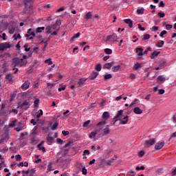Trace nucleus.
<instances>
[{
  "label": "nucleus",
  "mask_w": 176,
  "mask_h": 176,
  "mask_svg": "<svg viewBox=\"0 0 176 176\" xmlns=\"http://www.w3.org/2000/svg\"><path fill=\"white\" fill-rule=\"evenodd\" d=\"M114 123H116L118 120H120V124H126L129 122V116H124L123 115V110H120L116 114L115 117L113 118Z\"/></svg>",
  "instance_id": "f257e3e1"
},
{
  "label": "nucleus",
  "mask_w": 176,
  "mask_h": 176,
  "mask_svg": "<svg viewBox=\"0 0 176 176\" xmlns=\"http://www.w3.org/2000/svg\"><path fill=\"white\" fill-rule=\"evenodd\" d=\"M27 64V56L23 55V58H14L12 59L13 67H24Z\"/></svg>",
  "instance_id": "f03ea898"
},
{
  "label": "nucleus",
  "mask_w": 176,
  "mask_h": 176,
  "mask_svg": "<svg viewBox=\"0 0 176 176\" xmlns=\"http://www.w3.org/2000/svg\"><path fill=\"white\" fill-rule=\"evenodd\" d=\"M57 27H58V24L54 23V25H48L45 28V31L47 34H52L54 30H57Z\"/></svg>",
  "instance_id": "7ed1b4c3"
},
{
  "label": "nucleus",
  "mask_w": 176,
  "mask_h": 176,
  "mask_svg": "<svg viewBox=\"0 0 176 176\" xmlns=\"http://www.w3.org/2000/svg\"><path fill=\"white\" fill-rule=\"evenodd\" d=\"M155 144H156V140L152 138L145 140L144 145L146 148H149V146H152V145H155Z\"/></svg>",
  "instance_id": "20e7f679"
},
{
  "label": "nucleus",
  "mask_w": 176,
  "mask_h": 176,
  "mask_svg": "<svg viewBox=\"0 0 176 176\" xmlns=\"http://www.w3.org/2000/svg\"><path fill=\"white\" fill-rule=\"evenodd\" d=\"M6 49H10V44H9V43H3L0 44V51L6 50Z\"/></svg>",
  "instance_id": "39448f33"
},
{
  "label": "nucleus",
  "mask_w": 176,
  "mask_h": 176,
  "mask_svg": "<svg viewBox=\"0 0 176 176\" xmlns=\"http://www.w3.org/2000/svg\"><path fill=\"white\" fill-rule=\"evenodd\" d=\"M163 146H164V142L163 141H160L158 142L155 146V149L156 151H160V149H162V148H163Z\"/></svg>",
  "instance_id": "423d86ee"
},
{
  "label": "nucleus",
  "mask_w": 176,
  "mask_h": 176,
  "mask_svg": "<svg viewBox=\"0 0 176 176\" xmlns=\"http://www.w3.org/2000/svg\"><path fill=\"white\" fill-rule=\"evenodd\" d=\"M135 52L138 53V57H142V56H144V49H142V47L135 48Z\"/></svg>",
  "instance_id": "0eeeda50"
},
{
  "label": "nucleus",
  "mask_w": 176,
  "mask_h": 176,
  "mask_svg": "<svg viewBox=\"0 0 176 176\" xmlns=\"http://www.w3.org/2000/svg\"><path fill=\"white\" fill-rule=\"evenodd\" d=\"M117 38H118V36H117L116 35L112 34V35L108 36L107 37L106 41H110V42H115V41H116V39Z\"/></svg>",
  "instance_id": "6e6552de"
},
{
  "label": "nucleus",
  "mask_w": 176,
  "mask_h": 176,
  "mask_svg": "<svg viewBox=\"0 0 176 176\" xmlns=\"http://www.w3.org/2000/svg\"><path fill=\"white\" fill-rule=\"evenodd\" d=\"M1 115H3V116H8L12 113V110L8 108L7 109H4L3 111L0 112Z\"/></svg>",
  "instance_id": "1a4fd4ad"
},
{
  "label": "nucleus",
  "mask_w": 176,
  "mask_h": 176,
  "mask_svg": "<svg viewBox=\"0 0 176 176\" xmlns=\"http://www.w3.org/2000/svg\"><path fill=\"white\" fill-rule=\"evenodd\" d=\"M113 64H114V62H113V61L110 62V63H105V64L103 65V68H104V69H111V68L113 66Z\"/></svg>",
  "instance_id": "9d476101"
},
{
  "label": "nucleus",
  "mask_w": 176,
  "mask_h": 176,
  "mask_svg": "<svg viewBox=\"0 0 176 176\" xmlns=\"http://www.w3.org/2000/svg\"><path fill=\"white\" fill-rule=\"evenodd\" d=\"M110 116H111L109 115V112L104 111L102 116V119H103L104 120H108V119H109Z\"/></svg>",
  "instance_id": "9b49d317"
},
{
  "label": "nucleus",
  "mask_w": 176,
  "mask_h": 176,
  "mask_svg": "<svg viewBox=\"0 0 176 176\" xmlns=\"http://www.w3.org/2000/svg\"><path fill=\"white\" fill-rule=\"evenodd\" d=\"M30 35L35 36V32L32 31V29L31 28L28 30V34H26L25 36H26V38H30Z\"/></svg>",
  "instance_id": "f8f14e48"
},
{
  "label": "nucleus",
  "mask_w": 176,
  "mask_h": 176,
  "mask_svg": "<svg viewBox=\"0 0 176 176\" xmlns=\"http://www.w3.org/2000/svg\"><path fill=\"white\" fill-rule=\"evenodd\" d=\"M105 124H107V121H105V120L98 122L97 124V126H98V127L100 129L99 131H100V130L103 129V127H104V126H105Z\"/></svg>",
  "instance_id": "ddd939ff"
},
{
  "label": "nucleus",
  "mask_w": 176,
  "mask_h": 176,
  "mask_svg": "<svg viewBox=\"0 0 176 176\" xmlns=\"http://www.w3.org/2000/svg\"><path fill=\"white\" fill-rule=\"evenodd\" d=\"M133 112H134V113H135V115H141V113H142L143 111L140 107H135L133 109Z\"/></svg>",
  "instance_id": "4468645a"
},
{
  "label": "nucleus",
  "mask_w": 176,
  "mask_h": 176,
  "mask_svg": "<svg viewBox=\"0 0 176 176\" xmlns=\"http://www.w3.org/2000/svg\"><path fill=\"white\" fill-rule=\"evenodd\" d=\"M23 90H27V89H30V82H25L21 86Z\"/></svg>",
  "instance_id": "2eb2a0df"
},
{
  "label": "nucleus",
  "mask_w": 176,
  "mask_h": 176,
  "mask_svg": "<svg viewBox=\"0 0 176 176\" xmlns=\"http://www.w3.org/2000/svg\"><path fill=\"white\" fill-rule=\"evenodd\" d=\"M109 125H107L106 127L103 129V134L104 135H108L109 134Z\"/></svg>",
  "instance_id": "dca6fc26"
},
{
  "label": "nucleus",
  "mask_w": 176,
  "mask_h": 176,
  "mask_svg": "<svg viewBox=\"0 0 176 176\" xmlns=\"http://www.w3.org/2000/svg\"><path fill=\"white\" fill-rule=\"evenodd\" d=\"M99 73L97 72H93L92 74H91V80H94L97 76H98Z\"/></svg>",
  "instance_id": "f3484780"
},
{
  "label": "nucleus",
  "mask_w": 176,
  "mask_h": 176,
  "mask_svg": "<svg viewBox=\"0 0 176 176\" xmlns=\"http://www.w3.org/2000/svg\"><path fill=\"white\" fill-rule=\"evenodd\" d=\"M124 21L126 23V24H129V27L130 28L133 27V21H131V19H124Z\"/></svg>",
  "instance_id": "a211bd4d"
},
{
  "label": "nucleus",
  "mask_w": 176,
  "mask_h": 176,
  "mask_svg": "<svg viewBox=\"0 0 176 176\" xmlns=\"http://www.w3.org/2000/svg\"><path fill=\"white\" fill-rule=\"evenodd\" d=\"M54 138H52L50 133L48 134L47 136V142H48V145H50V142L53 141Z\"/></svg>",
  "instance_id": "6ab92c4d"
},
{
  "label": "nucleus",
  "mask_w": 176,
  "mask_h": 176,
  "mask_svg": "<svg viewBox=\"0 0 176 176\" xmlns=\"http://www.w3.org/2000/svg\"><path fill=\"white\" fill-rule=\"evenodd\" d=\"M30 105V101L25 100L22 104L20 105V108H24V107H28Z\"/></svg>",
  "instance_id": "aec40b11"
},
{
  "label": "nucleus",
  "mask_w": 176,
  "mask_h": 176,
  "mask_svg": "<svg viewBox=\"0 0 176 176\" xmlns=\"http://www.w3.org/2000/svg\"><path fill=\"white\" fill-rule=\"evenodd\" d=\"M120 69V65H116V66H113L111 69V71L113 72H118V71H119Z\"/></svg>",
  "instance_id": "412c9836"
},
{
  "label": "nucleus",
  "mask_w": 176,
  "mask_h": 176,
  "mask_svg": "<svg viewBox=\"0 0 176 176\" xmlns=\"http://www.w3.org/2000/svg\"><path fill=\"white\" fill-rule=\"evenodd\" d=\"M17 120H15L8 124V127H14L17 126Z\"/></svg>",
  "instance_id": "4be33fe9"
},
{
  "label": "nucleus",
  "mask_w": 176,
  "mask_h": 176,
  "mask_svg": "<svg viewBox=\"0 0 176 176\" xmlns=\"http://www.w3.org/2000/svg\"><path fill=\"white\" fill-rule=\"evenodd\" d=\"M159 54H160V52L154 51L151 56V58H155V57H157Z\"/></svg>",
  "instance_id": "5701e85b"
},
{
  "label": "nucleus",
  "mask_w": 176,
  "mask_h": 176,
  "mask_svg": "<svg viewBox=\"0 0 176 176\" xmlns=\"http://www.w3.org/2000/svg\"><path fill=\"white\" fill-rule=\"evenodd\" d=\"M91 17H93V14H91V12H89L85 15V20H89V19H91Z\"/></svg>",
  "instance_id": "b1692460"
},
{
  "label": "nucleus",
  "mask_w": 176,
  "mask_h": 176,
  "mask_svg": "<svg viewBox=\"0 0 176 176\" xmlns=\"http://www.w3.org/2000/svg\"><path fill=\"white\" fill-rule=\"evenodd\" d=\"M16 126H19L18 127L15 128V130L16 131H21V130H23V126H21V122H18Z\"/></svg>",
  "instance_id": "393cba45"
},
{
  "label": "nucleus",
  "mask_w": 176,
  "mask_h": 176,
  "mask_svg": "<svg viewBox=\"0 0 176 176\" xmlns=\"http://www.w3.org/2000/svg\"><path fill=\"white\" fill-rule=\"evenodd\" d=\"M43 31H45V27H38L36 28V34H39Z\"/></svg>",
  "instance_id": "a878e982"
},
{
  "label": "nucleus",
  "mask_w": 176,
  "mask_h": 176,
  "mask_svg": "<svg viewBox=\"0 0 176 176\" xmlns=\"http://www.w3.org/2000/svg\"><path fill=\"white\" fill-rule=\"evenodd\" d=\"M164 45V41H161V42H157L156 44H155V46L157 47H162V46Z\"/></svg>",
  "instance_id": "bb28decb"
},
{
  "label": "nucleus",
  "mask_w": 176,
  "mask_h": 176,
  "mask_svg": "<svg viewBox=\"0 0 176 176\" xmlns=\"http://www.w3.org/2000/svg\"><path fill=\"white\" fill-rule=\"evenodd\" d=\"M157 79V80H160V82H166V77L164 76H159Z\"/></svg>",
  "instance_id": "cd10ccee"
},
{
  "label": "nucleus",
  "mask_w": 176,
  "mask_h": 176,
  "mask_svg": "<svg viewBox=\"0 0 176 176\" xmlns=\"http://www.w3.org/2000/svg\"><path fill=\"white\" fill-rule=\"evenodd\" d=\"M85 82H86V79L85 78H80L79 81L78 82V86H82V85L85 84Z\"/></svg>",
  "instance_id": "c85d7f7f"
},
{
  "label": "nucleus",
  "mask_w": 176,
  "mask_h": 176,
  "mask_svg": "<svg viewBox=\"0 0 176 176\" xmlns=\"http://www.w3.org/2000/svg\"><path fill=\"white\" fill-rule=\"evenodd\" d=\"M97 135V130H94L91 132L89 134V138H92L93 137H96Z\"/></svg>",
  "instance_id": "c756f323"
},
{
  "label": "nucleus",
  "mask_w": 176,
  "mask_h": 176,
  "mask_svg": "<svg viewBox=\"0 0 176 176\" xmlns=\"http://www.w3.org/2000/svg\"><path fill=\"white\" fill-rule=\"evenodd\" d=\"M141 68V63H136L133 65V69L137 71V69H140Z\"/></svg>",
  "instance_id": "7c9ffc66"
},
{
  "label": "nucleus",
  "mask_w": 176,
  "mask_h": 176,
  "mask_svg": "<svg viewBox=\"0 0 176 176\" xmlns=\"http://www.w3.org/2000/svg\"><path fill=\"white\" fill-rule=\"evenodd\" d=\"M150 38H151V35L144 34V35L142 36V41H146V40L150 39Z\"/></svg>",
  "instance_id": "2f4dec72"
},
{
  "label": "nucleus",
  "mask_w": 176,
  "mask_h": 176,
  "mask_svg": "<svg viewBox=\"0 0 176 176\" xmlns=\"http://www.w3.org/2000/svg\"><path fill=\"white\" fill-rule=\"evenodd\" d=\"M6 78L8 79V80H9V82H12V80L13 79V74H7L6 76Z\"/></svg>",
  "instance_id": "473e14b6"
},
{
  "label": "nucleus",
  "mask_w": 176,
  "mask_h": 176,
  "mask_svg": "<svg viewBox=\"0 0 176 176\" xmlns=\"http://www.w3.org/2000/svg\"><path fill=\"white\" fill-rule=\"evenodd\" d=\"M39 111H40L39 113H38L36 116L37 118V120H39V118L42 116V115H43V111L42 109H40Z\"/></svg>",
  "instance_id": "72a5a7b5"
},
{
  "label": "nucleus",
  "mask_w": 176,
  "mask_h": 176,
  "mask_svg": "<svg viewBox=\"0 0 176 176\" xmlns=\"http://www.w3.org/2000/svg\"><path fill=\"white\" fill-rule=\"evenodd\" d=\"M78 36H80V32H78L77 34H74L72 37V41H74L75 39L78 38Z\"/></svg>",
  "instance_id": "f704fd0d"
},
{
  "label": "nucleus",
  "mask_w": 176,
  "mask_h": 176,
  "mask_svg": "<svg viewBox=\"0 0 176 176\" xmlns=\"http://www.w3.org/2000/svg\"><path fill=\"white\" fill-rule=\"evenodd\" d=\"M58 127V122H54L53 126L51 127V129L54 131Z\"/></svg>",
  "instance_id": "c9c22d12"
},
{
  "label": "nucleus",
  "mask_w": 176,
  "mask_h": 176,
  "mask_svg": "<svg viewBox=\"0 0 176 176\" xmlns=\"http://www.w3.org/2000/svg\"><path fill=\"white\" fill-rule=\"evenodd\" d=\"M22 157H21V155H15V160L16 161V162H21V160H22Z\"/></svg>",
  "instance_id": "e433bc0d"
},
{
  "label": "nucleus",
  "mask_w": 176,
  "mask_h": 176,
  "mask_svg": "<svg viewBox=\"0 0 176 176\" xmlns=\"http://www.w3.org/2000/svg\"><path fill=\"white\" fill-rule=\"evenodd\" d=\"M104 53L106 54H112V50H111L109 48H106V49H104Z\"/></svg>",
  "instance_id": "4c0bfd02"
},
{
  "label": "nucleus",
  "mask_w": 176,
  "mask_h": 176,
  "mask_svg": "<svg viewBox=\"0 0 176 176\" xmlns=\"http://www.w3.org/2000/svg\"><path fill=\"white\" fill-rule=\"evenodd\" d=\"M13 38L14 39V41H17V39H21V36L20 35V34H14L13 36Z\"/></svg>",
  "instance_id": "58836bf2"
},
{
  "label": "nucleus",
  "mask_w": 176,
  "mask_h": 176,
  "mask_svg": "<svg viewBox=\"0 0 176 176\" xmlns=\"http://www.w3.org/2000/svg\"><path fill=\"white\" fill-rule=\"evenodd\" d=\"M45 64H48V65H52L53 64V61H52V58L46 59L45 60Z\"/></svg>",
  "instance_id": "ea45409f"
},
{
  "label": "nucleus",
  "mask_w": 176,
  "mask_h": 176,
  "mask_svg": "<svg viewBox=\"0 0 176 176\" xmlns=\"http://www.w3.org/2000/svg\"><path fill=\"white\" fill-rule=\"evenodd\" d=\"M111 78H112V75L111 74H106L104 76V80H108V79H111Z\"/></svg>",
  "instance_id": "a19ab883"
},
{
  "label": "nucleus",
  "mask_w": 176,
  "mask_h": 176,
  "mask_svg": "<svg viewBox=\"0 0 176 176\" xmlns=\"http://www.w3.org/2000/svg\"><path fill=\"white\" fill-rule=\"evenodd\" d=\"M34 105L35 108H38V107H39V99H36L34 100Z\"/></svg>",
  "instance_id": "79ce46f5"
},
{
  "label": "nucleus",
  "mask_w": 176,
  "mask_h": 176,
  "mask_svg": "<svg viewBox=\"0 0 176 176\" xmlns=\"http://www.w3.org/2000/svg\"><path fill=\"white\" fill-rule=\"evenodd\" d=\"M144 8H140V9H138L137 10V13H138V14H144Z\"/></svg>",
  "instance_id": "37998d69"
},
{
  "label": "nucleus",
  "mask_w": 176,
  "mask_h": 176,
  "mask_svg": "<svg viewBox=\"0 0 176 176\" xmlns=\"http://www.w3.org/2000/svg\"><path fill=\"white\" fill-rule=\"evenodd\" d=\"M138 155L139 157H142V156H144V155H145V151H140L138 153Z\"/></svg>",
  "instance_id": "c03bdc74"
},
{
  "label": "nucleus",
  "mask_w": 176,
  "mask_h": 176,
  "mask_svg": "<svg viewBox=\"0 0 176 176\" xmlns=\"http://www.w3.org/2000/svg\"><path fill=\"white\" fill-rule=\"evenodd\" d=\"M95 69L96 71H98V72H100V71H101V64H98L96 67H95Z\"/></svg>",
  "instance_id": "a18cd8bd"
},
{
  "label": "nucleus",
  "mask_w": 176,
  "mask_h": 176,
  "mask_svg": "<svg viewBox=\"0 0 176 176\" xmlns=\"http://www.w3.org/2000/svg\"><path fill=\"white\" fill-rule=\"evenodd\" d=\"M90 120L86 121L85 122H84L83 124V127H89V125L90 124Z\"/></svg>",
  "instance_id": "49530a36"
},
{
  "label": "nucleus",
  "mask_w": 176,
  "mask_h": 176,
  "mask_svg": "<svg viewBox=\"0 0 176 176\" xmlns=\"http://www.w3.org/2000/svg\"><path fill=\"white\" fill-rule=\"evenodd\" d=\"M148 52H152V48L148 47L145 51L143 52L144 54H148Z\"/></svg>",
  "instance_id": "de8ad7c7"
},
{
  "label": "nucleus",
  "mask_w": 176,
  "mask_h": 176,
  "mask_svg": "<svg viewBox=\"0 0 176 176\" xmlns=\"http://www.w3.org/2000/svg\"><path fill=\"white\" fill-rule=\"evenodd\" d=\"M82 173L83 174V175H87V169H86L85 167L82 168Z\"/></svg>",
  "instance_id": "09e8293b"
},
{
  "label": "nucleus",
  "mask_w": 176,
  "mask_h": 176,
  "mask_svg": "<svg viewBox=\"0 0 176 176\" xmlns=\"http://www.w3.org/2000/svg\"><path fill=\"white\" fill-rule=\"evenodd\" d=\"M5 108H6V104L5 103H3L1 104V107L0 109V113L2 112L3 111H5Z\"/></svg>",
  "instance_id": "8fccbe9b"
},
{
  "label": "nucleus",
  "mask_w": 176,
  "mask_h": 176,
  "mask_svg": "<svg viewBox=\"0 0 176 176\" xmlns=\"http://www.w3.org/2000/svg\"><path fill=\"white\" fill-rule=\"evenodd\" d=\"M135 170L137 171L140 170H145V166H137Z\"/></svg>",
  "instance_id": "3c124183"
},
{
  "label": "nucleus",
  "mask_w": 176,
  "mask_h": 176,
  "mask_svg": "<svg viewBox=\"0 0 176 176\" xmlns=\"http://www.w3.org/2000/svg\"><path fill=\"white\" fill-rule=\"evenodd\" d=\"M47 170V171H53V169L52 168V163L48 164Z\"/></svg>",
  "instance_id": "603ef678"
},
{
  "label": "nucleus",
  "mask_w": 176,
  "mask_h": 176,
  "mask_svg": "<svg viewBox=\"0 0 176 176\" xmlns=\"http://www.w3.org/2000/svg\"><path fill=\"white\" fill-rule=\"evenodd\" d=\"M14 31H16V29L14 28H10L9 29V34H14Z\"/></svg>",
  "instance_id": "864d4df0"
},
{
  "label": "nucleus",
  "mask_w": 176,
  "mask_h": 176,
  "mask_svg": "<svg viewBox=\"0 0 176 176\" xmlns=\"http://www.w3.org/2000/svg\"><path fill=\"white\" fill-rule=\"evenodd\" d=\"M10 152H12V153H16V152H17V150L16 149L15 147L10 148Z\"/></svg>",
  "instance_id": "5fc2aeb1"
},
{
  "label": "nucleus",
  "mask_w": 176,
  "mask_h": 176,
  "mask_svg": "<svg viewBox=\"0 0 176 176\" xmlns=\"http://www.w3.org/2000/svg\"><path fill=\"white\" fill-rule=\"evenodd\" d=\"M0 38H2L3 41H6V34L3 33L2 34H0Z\"/></svg>",
  "instance_id": "6e6d98bb"
},
{
  "label": "nucleus",
  "mask_w": 176,
  "mask_h": 176,
  "mask_svg": "<svg viewBox=\"0 0 176 176\" xmlns=\"http://www.w3.org/2000/svg\"><path fill=\"white\" fill-rule=\"evenodd\" d=\"M39 151H42V152H43V153H45V152H46V148L42 146H41L40 147H38Z\"/></svg>",
  "instance_id": "4d7b16f0"
},
{
  "label": "nucleus",
  "mask_w": 176,
  "mask_h": 176,
  "mask_svg": "<svg viewBox=\"0 0 176 176\" xmlns=\"http://www.w3.org/2000/svg\"><path fill=\"white\" fill-rule=\"evenodd\" d=\"M138 28L140 31H145V28H142V25H141V23H138Z\"/></svg>",
  "instance_id": "13d9d810"
},
{
  "label": "nucleus",
  "mask_w": 176,
  "mask_h": 176,
  "mask_svg": "<svg viewBox=\"0 0 176 176\" xmlns=\"http://www.w3.org/2000/svg\"><path fill=\"white\" fill-rule=\"evenodd\" d=\"M166 34H167V31L163 30V31L160 34V36L161 38H163V36H164V35H166Z\"/></svg>",
  "instance_id": "bf43d9fd"
},
{
  "label": "nucleus",
  "mask_w": 176,
  "mask_h": 176,
  "mask_svg": "<svg viewBox=\"0 0 176 176\" xmlns=\"http://www.w3.org/2000/svg\"><path fill=\"white\" fill-rule=\"evenodd\" d=\"M158 6L159 8H164V3L162 1H160Z\"/></svg>",
  "instance_id": "052dcab7"
},
{
  "label": "nucleus",
  "mask_w": 176,
  "mask_h": 176,
  "mask_svg": "<svg viewBox=\"0 0 176 176\" xmlns=\"http://www.w3.org/2000/svg\"><path fill=\"white\" fill-rule=\"evenodd\" d=\"M171 28H173V25H171V24H167L166 25V30H171Z\"/></svg>",
  "instance_id": "680f3d73"
},
{
  "label": "nucleus",
  "mask_w": 176,
  "mask_h": 176,
  "mask_svg": "<svg viewBox=\"0 0 176 176\" xmlns=\"http://www.w3.org/2000/svg\"><path fill=\"white\" fill-rule=\"evenodd\" d=\"M157 16H159L161 18H163L164 17V16H166V14L164 12H158Z\"/></svg>",
  "instance_id": "e2e57ef3"
},
{
  "label": "nucleus",
  "mask_w": 176,
  "mask_h": 176,
  "mask_svg": "<svg viewBox=\"0 0 176 176\" xmlns=\"http://www.w3.org/2000/svg\"><path fill=\"white\" fill-rule=\"evenodd\" d=\"M8 148L6 147V148H4L0 150V152H1V153H5L6 152H8Z\"/></svg>",
  "instance_id": "0e129e2a"
},
{
  "label": "nucleus",
  "mask_w": 176,
  "mask_h": 176,
  "mask_svg": "<svg viewBox=\"0 0 176 176\" xmlns=\"http://www.w3.org/2000/svg\"><path fill=\"white\" fill-rule=\"evenodd\" d=\"M85 155H90V151L89 150H85L83 151V156H85Z\"/></svg>",
  "instance_id": "69168bd1"
},
{
  "label": "nucleus",
  "mask_w": 176,
  "mask_h": 176,
  "mask_svg": "<svg viewBox=\"0 0 176 176\" xmlns=\"http://www.w3.org/2000/svg\"><path fill=\"white\" fill-rule=\"evenodd\" d=\"M65 88H66V86L64 85V86H63L62 87L58 88V91H63L65 90Z\"/></svg>",
  "instance_id": "338daca9"
},
{
  "label": "nucleus",
  "mask_w": 176,
  "mask_h": 176,
  "mask_svg": "<svg viewBox=\"0 0 176 176\" xmlns=\"http://www.w3.org/2000/svg\"><path fill=\"white\" fill-rule=\"evenodd\" d=\"M62 133L63 134V135H69V131H63Z\"/></svg>",
  "instance_id": "774afa93"
}]
</instances>
